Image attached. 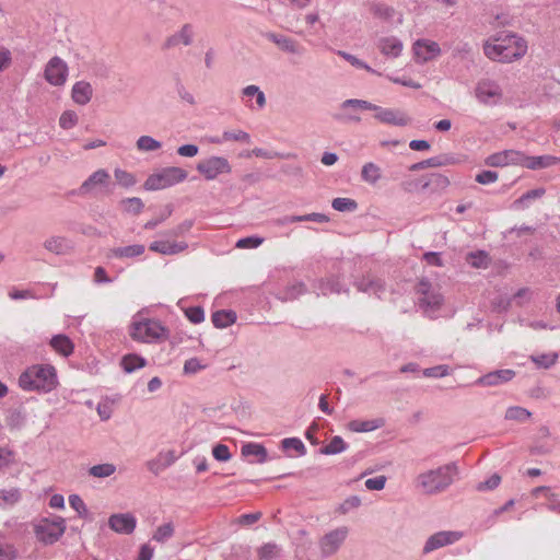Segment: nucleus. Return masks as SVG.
Wrapping results in <instances>:
<instances>
[{
  "label": "nucleus",
  "mask_w": 560,
  "mask_h": 560,
  "mask_svg": "<svg viewBox=\"0 0 560 560\" xmlns=\"http://www.w3.org/2000/svg\"><path fill=\"white\" fill-rule=\"evenodd\" d=\"M483 52L493 61L512 62L526 55L527 43L517 34L503 32L483 44Z\"/></svg>",
  "instance_id": "1"
},
{
  "label": "nucleus",
  "mask_w": 560,
  "mask_h": 560,
  "mask_svg": "<svg viewBox=\"0 0 560 560\" xmlns=\"http://www.w3.org/2000/svg\"><path fill=\"white\" fill-rule=\"evenodd\" d=\"M57 385V371L50 364L28 366L19 377V386L26 392L50 393Z\"/></svg>",
  "instance_id": "2"
},
{
  "label": "nucleus",
  "mask_w": 560,
  "mask_h": 560,
  "mask_svg": "<svg viewBox=\"0 0 560 560\" xmlns=\"http://www.w3.org/2000/svg\"><path fill=\"white\" fill-rule=\"evenodd\" d=\"M458 475L456 463H448L418 475L417 487L428 495L444 492L454 482Z\"/></svg>",
  "instance_id": "3"
},
{
  "label": "nucleus",
  "mask_w": 560,
  "mask_h": 560,
  "mask_svg": "<svg viewBox=\"0 0 560 560\" xmlns=\"http://www.w3.org/2000/svg\"><path fill=\"white\" fill-rule=\"evenodd\" d=\"M130 337L145 343L159 342L168 338V330L156 319L135 317L130 326Z\"/></svg>",
  "instance_id": "4"
},
{
  "label": "nucleus",
  "mask_w": 560,
  "mask_h": 560,
  "mask_svg": "<svg viewBox=\"0 0 560 560\" xmlns=\"http://www.w3.org/2000/svg\"><path fill=\"white\" fill-rule=\"evenodd\" d=\"M188 174L184 168L170 166L150 175L144 182L147 190H160L184 182Z\"/></svg>",
  "instance_id": "5"
},
{
  "label": "nucleus",
  "mask_w": 560,
  "mask_h": 560,
  "mask_svg": "<svg viewBox=\"0 0 560 560\" xmlns=\"http://www.w3.org/2000/svg\"><path fill=\"white\" fill-rule=\"evenodd\" d=\"M66 521L61 516H54L52 518H42L34 526L36 538L45 544L52 545L65 534Z\"/></svg>",
  "instance_id": "6"
},
{
  "label": "nucleus",
  "mask_w": 560,
  "mask_h": 560,
  "mask_svg": "<svg viewBox=\"0 0 560 560\" xmlns=\"http://www.w3.org/2000/svg\"><path fill=\"white\" fill-rule=\"evenodd\" d=\"M366 110L374 112V118L385 125L405 127L411 124L412 119L401 109L381 107L370 103H357Z\"/></svg>",
  "instance_id": "7"
},
{
  "label": "nucleus",
  "mask_w": 560,
  "mask_h": 560,
  "mask_svg": "<svg viewBox=\"0 0 560 560\" xmlns=\"http://www.w3.org/2000/svg\"><path fill=\"white\" fill-rule=\"evenodd\" d=\"M417 294L420 308L428 315L439 311L443 305V295L438 289L432 288L431 282L427 279H421L417 284Z\"/></svg>",
  "instance_id": "8"
},
{
  "label": "nucleus",
  "mask_w": 560,
  "mask_h": 560,
  "mask_svg": "<svg viewBox=\"0 0 560 560\" xmlns=\"http://www.w3.org/2000/svg\"><path fill=\"white\" fill-rule=\"evenodd\" d=\"M196 170L206 180H214L220 175L230 174L232 166L226 158L212 155L200 160L196 165Z\"/></svg>",
  "instance_id": "9"
},
{
  "label": "nucleus",
  "mask_w": 560,
  "mask_h": 560,
  "mask_svg": "<svg viewBox=\"0 0 560 560\" xmlns=\"http://www.w3.org/2000/svg\"><path fill=\"white\" fill-rule=\"evenodd\" d=\"M475 96L479 103L486 106H494L501 102L503 92L498 82L490 79H481L476 84Z\"/></svg>",
  "instance_id": "10"
},
{
  "label": "nucleus",
  "mask_w": 560,
  "mask_h": 560,
  "mask_svg": "<svg viewBox=\"0 0 560 560\" xmlns=\"http://www.w3.org/2000/svg\"><path fill=\"white\" fill-rule=\"evenodd\" d=\"M348 534L349 529L347 526L338 527L325 534L318 542L322 556L330 557L335 555L346 540Z\"/></svg>",
  "instance_id": "11"
},
{
  "label": "nucleus",
  "mask_w": 560,
  "mask_h": 560,
  "mask_svg": "<svg viewBox=\"0 0 560 560\" xmlns=\"http://www.w3.org/2000/svg\"><path fill=\"white\" fill-rule=\"evenodd\" d=\"M69 68L66 61L55 56L49 59L45 67V80L54 86H62L68 78Z\"/></svg>",
  "instance_id": "12"
},
{
  "label": "nucleus",
  "mask_w": 560,
  "mask_h": 560,
  "mask_svg": "<svg viewBox=\"0 0 560 560\" xmlns=\"http://www.w3.org/2000/svg\"><path fill=\"white\" fill-rule=\"evenodd\" d=\"M355 103L369 102L359 98H348L340 104V112L334 114V119L342 124H359L361 121V117L357 114V112L365 109Z\"/></svg>",
  "instance_id": "13"
},
{
  "label": "nucleus",
  "mask_w": 560,
  "mask_h": 560,
  "mask_svg": "<svg viewBox=\"0 0 560 560\" xmlns=\"http://www.w3.org/2000/svg\"><path fill=\"white\" fill-rule=\"evenodd\" d=\"M413 54L417 62L424 63L441 55L440 45L436 42L420 38L413 43Z\"/></svg>",
  "instance_id": "14"
},
{
  "label": "nucleus",
  "mask_w": 560,
  "mask_h": 560,
  "mask_svg": "<svg viewBox=\"0 0 560 560\" xmlns=\"http://www.w3.org/2000/svg\"><path fill=\"white\" fill-rule=\"evenodd\" d=\"M463 534L460 532H454V530H443L438 532L430 536L428 540L425 541V545L423 547V552L429 553L435 549H439L441 547L452 545L456 541H458L462 538Z\"/></svg>",
  "instance_id": "15"
},
{
  "label": "nucleus",
  "mask_w": 560,
  "mask_h": 560,
  "mask_svg": "<svg viewBox=\"0 0 560 560\" xmlns=\"http://www.w3.org/2000/svg\"><path fill=\"white\" fill-rule=\"evenodd\" d=\"M524 161V154L516 150H504L490 154L486 159V164L491 167H503L510 164H521Z\"/></svg>",
  "instance_id": "16"
},
{
  "label": "nucleus",
  "mask_w": 560,
  "mask_h": 560,
  "mask_svg": "<svg viewBox=\"0 0 560 560\" xmlns=\"http://www.w3.org/2000/svg\"><path fill=\"white\" fill-rule=\"evenodd\" d=\"M264 36L283 52L291 55H302L304 52V47L294 38L273 32H268Z\"/></svg>",
  "instance_id": "17"
},
{
  "label": "nucleus",
  "mask_w": 560,
  "mask_h": 560,
  "mask_svg": "<svg viewBox=\"0 0 560 560\" xmlns=\"http://www.w3.org/2000/svg\"><path fill=\"white\" fill-rule=\"evenodd\" d=\"M165 238L154 241L150 244L149 249L161 255H177L188 248V244L184 241H172V237L164 236Z\"/></svg>",
  "instance_id": "18"
},
{
  "label": "nucleus",
  "mask_w": 560,
  "mask_h": 560,
  "mask_svg": "<svg viewBox=\"0 0 560 560\" xmlns=\"http://www.w3.org/2000/svg\"><path fill=\"white\" fill-rule=\"evenodd\" d=\"M136 524L137 520L130 513L113 514L108 520L109 527L119 534H131Z\"/></svg>",
  "instance_id": "19"
},
{
  "label": "nucleus",
  "mask_w": 560,
  "mask_h": 560,
  "mask_svg": "<svg viewBox=\"0 0 560 560\" xmlns=\"http://www.w3.org/2000/svg\"><path fill=\"white\" fill-rule=\"evenodd\" d=\"M515 374V371L511 369L495 370L480 376L476 381V384L481 386H498L510 382Z\"/></svg>",
  "instance_id": "20"
},
{
  "label": "nucleus",
  "mask_w": 560,
  "mask_h": 560,
  "mask_svg": "<svg viewBox=\"0 0 560 560\" xmlns=\"http://www.w3.org/2000/svg\"><path fill=\"white\" fill-rule=\"evenodd\" d=\"M242 98L250 109H262L267 103L265 93L254 84L242 90Z\"/></svg>",
  "instance_id": "21"
},
{
  "label": "nucleus",
  "mask_w": 560,
  "mask_h": 560,
  "mask_svg": "<svg viewBox=\"0 0 560 560\" xmlns=\"http://www.w3.org/2000/svg\"><path fill=\"white\" fill-rule=\"evenodd\" d=\"M358 291L381 298L385 292V282L376 277L365 276L354 283Z\"/></svg>",
  "instance_id": "22"
},
{
  "label": "nucleus",
  "mask_w": 560,
  "mask_h": 560,
  "mask_svg": "<svg viewBox=\"0 0 560 560\" xmlns=\"http://www.w3.org/2000/svg\"><path fill=\"white\" fill-rule=\"evenodd\" d=\"M109 183V174L105 170H97L90 175L80 186L79 194L84 196L90 194L96 186H107Z\"/></svg>",
  "instance_id": "23"
},
{
  "label": "nucleus",
  "mask_w": 560,
  "mask_h": 560,
  "mask_svg": "<svg viewBox=\"0 0 560 560\" xmlns=\"http://www.w3.org/2000/svg\"><path fill=\"white\" fill-rule=\"evenodd\" d=\"M43 246L49 253L55 255H66L72 249V243L65 236H50L43 243Z\"/></svg>",
  "instance_id": "24"
},
{
  "label": "nucleus",
  "mask_w": 560,
  "mask_h": 560,
  "mask_svg": "<svg viewBox=\"0 0 560 560\" xmlns=\"http://www.w3.org/2000/svg\"><path fill=\"white\" fill-rule=\"evenodd\" d=\"M194 27L191 24H184L178 32L165 40V47L171 48L178 45L189 46L192 43Z\"/></svg>",
  "instance_id": "25"
},
{
  "label": "nucleus",
  "mask_w": 560,
  "mask_h": 560,
  "mask_svg": "<svg viewBox=\"0 0 560 560\" xmlns=\"http://www.w3.org/2000/svg\"><path fill=\"white\" fill-rule=\"evenodd\" d=\"M380 51L389 58H397L402 51V43L395 36L382 37L377 42Z\"/></svg>",
  "instance_id": "26"
},
{
  "label": "nucleus",
  "mask_w": 560,
  "mask_h": 560,
  "mask_svg": "<svg viewBox=\"0 0 560 560\" xmlns=\"http://www.w3.org/2000/svg\"><path fill=\"white\" fill-rule=\"evenodd\" d=\"M93 96V88L88 81H78L71 90V97L78 105H86Z\"/></svg>",
  "instance_id": "27"
},
{
  "label": "nucleus",
  "mask_w": 560,
  "mask_h": 560,
  "mask_svg": "<svg viewBox=\"0 0 560 560\" xmlns=\"http://www.w3.org/2000/svg\"><path fill=\"white\" fill-rule=\"evenodd\" d=\"M145 250L144 245L133 244L122 247H114L109 249L108 258H135L141 256Z\"/></svg>",
  "instance_id": "28"
},
{
  "label": "nucleus",
  "mask_w": 560,
  "mask_h": 560,
  "mask_svg": "<svg viewBox=\"0 0 560 560\" xmlns=\"http://www.w3.org/2000/svg\"><path fill=\"white\" fill-rule=\"evenodd\" d=\"M560 162L559 158L552 155H541V156H526L524 155V161L521 165L526 166L529 170H539L552 166Z\"/></svg>",
  "instance_id": "29"
},
{
  "label": "nucleus",
  "mask_w": 560,
  "mask_h": 560,
  "mask_svg": "<svg viewBox=\"0 0 560 560\" xmlns=\"http://www.w3.org/2000/svg\"><path fill=\"white\" fill-rule=\"evenodd\" d=\"M51 348L63 357H69L73 352V342L63 334L56 335L50 340Z\"/></svg>",
  "instance_id": "30"
},
{
  "label": "nucleus",
  "mask_w": 560,
  "mask_h": 560,
  "mask_svg": "<svg viewBox=\"0 0 560 560\" xmlns=\"http://www.w3.org/2000/svg\"><path fill=\"white\" fill-rule=\"evenodd\" d=\"M382 177V170L381 167L375 164L374 162H368L363 164L361 168V179L362 182L374 186L378 183V180Z\"/></svg>",
  "instance_id": "31"
},
{
  "label": "nucleus",
  "mask_w": 560,
  "mask_h": 560,
  "mask_svg": "<svg viewBox=\"0 0 560 560\" xmlns=\"http://www.w3.org/2000/svg\"><path fill=\"white\" fill-rule=\"evenodd\" d=\"M236 313L232 310H220L211 315V320L217 328H226L236 322Z\"/></svg>",
  "instance_id": "32"
},
{
  "label": "nucleus",
  "mask_w": 560,
  "mask_h": 560,
  "mask_svg": "<svg viewBox=\"0 0 560 560\" xmlns=\"http://www.w3.org/2000/svg\"><path fill=\"white\" fill-rule=\"evenodd\" d=\"M450 185V180L446 176L442 174H431L427 180H423L420 184L422 190L431 189L433 191L443 190Z\"/></svg>",
  "instance_id": "33"
},
{
  "label": "nucleus",
  "mask_w": 560,
  "mask_h": 560,
  "mask_svg": "<svg viewBox=\"0 0 560 560\" xmlns=\"http://www.w3.org/2000/svg\"><path fill=\"white\" fill-rule=\"evenodd\" d=\"M382 419L373 420H352L348 423V428L352 432H371L383 425Z\"/></svg>",
  "instance_id": "34"
},
{
  "label": "nucleus",
  "mask_w": 560,
  "mask_h": 560,
  "mask_svg": "<svg viewBox=\"0 0 560 560\" xmlns=\"http://www.w3.org/2000/svg\"><path fill=\"white\" fill-rule=\"evenodd\" d=\"M243 456H255L257 457V463L267 462V450L264 445L258 443H247L244 444L241 448Z\"/></svg>",
  "instance_id": "35"
},
{
  "label": "nucleus",
  "mask_w": 560,
  "mask_h": 560,
  "mask_svg": "<svg viewBox=\"0 0 560 560\" xmlns=\"http://www.w3.org/2000/svg\"><path fill=\"white\" fill-rule=\"evenodd\" d=\"M145 364V359L135 353L126 354L121 359V366L126 373H132Z\"/></svg>",
  "instance_id": "36"
},
{
  "label": "nucleus",
  "mask_w": 560,
  "mask_h": 560,
  "mask_svg": "<svg viewBox=\"0 0 560 560\" xmlns=\"http://www.w3.org/2000/svg\"><path fill=\"white\" fill-rule=\"evenodd\" d=\"M348 447L347 443L339 435L334 436L327 445L320 448V453L324 455H336L346 451Z\"/></svg>",
  "instance_id": "37"
},
{
  "label": "nucleus",
  "mask_w": 560,
  "mask_h": 560,
  "mask_svg": "<svg viewBox=\"0 0 560 560\" xmlns=\"http://www.w3.org/2000/svg\"><path fill=\"white\" fill-rule=\"evenodd\" d=\"M259 560H273L281 553V547L275 542H267L262 545L258 551Z\"/></svg>",
  "instance_id": "38"
},
{
  "label": "nucleus",
  "mask_w": 560,
  "mask_h": 560,
  "mask_svg": "<svg viewBox=\"0 0 560 560\" xmlns=\"http://www.w3.org/2000/svg\"><path fill=\"white\" fill-rule=\"evenodd\" d=\"M115 471L116 466L110 463L97 464L89 468V475L94 478H107Z\"/></svg>",
  "instance_id": "39"
},
{
  "label": "nucleus",
  "mask_w": 560,
  "mask_h": 560,
  "mask_svg": "<svg viewBox=\"0 0 560 560\" xmlns=\"http://www.w3.org/2000/svg\"><path fill=\"white\" fill-rule=\"evenodd\" d=\"M331 207L339 212H353L358 209V202L351 198L338 197L331 201Z\"/></svg>",
  "instance_id": "40"
},
{
  "label": "nucleus",
  "mask_w": 560,
  "mask_h": 560,
  "mask_svg": "<svg viewBox=\"0 0 560 560\" xmlns=\"http://www.w3.org/2000/svg\"><path fill=\"white\" fill-rule=\"evenodd\" d=\"M532 413L526 408L520 406L509 407L505 411V419L518 422H525L530 418Z\"/></svg>",
  "instance_id": "41"
},
{
  "label": "nucleus",
  "mask_w": 560,
  "mask_h": 560,
  "mask_svg": "<svg viewBox=\"0 0 560 560\" xmlns=\"http://www.w3.org/2000/svg\"><path fill=\"white\" fill-rule=\"evenodd\" d=\"M174 532H175V529H174L173 523L172 522L165 523L156 528V530L154 532V534L152 536V539L160 544H164L170 538L173 537Z\"/></svg>",
  "instance_id": "42"
},
{
  "label": "nucleus",
  "mask_w": 560,
  "mask_h": 560,
  "mask_svg": "<svg viewBox=\"0 0 560 560\" xmlns=\"http://www.w3.org/2000/svg\"><path fill=\"white\" fill-rule=\"evenodd\" d=\"M120 207L127 213L139 214L143 208L144 203L138 197L125 198L120 201Z\"/></svg>",
  "instance_id": "43"
},
{
  "label": "nucleus",
  "mask_w": 560,
  "mask_h": 560,
  "mask_svg": "<svg viewBox=\"0 0 560 560\" xmlns=\"http://www.w3.org/2000/svg\"><path fill=\"white\" fill-rule=\"evenodd\" d=\"M137 149L142 152H151L161 149L162 143L150 136H141L136 142Z\"/></svg>",
  "instance_id": "44"
},
{
  "label": "nucleus",
  "mask_w": 560,
  "mask_h": 560,
  "mask_svg": "<svg viewBox=\"0 0 560 560\" xmlns=\"http://www.w3.org/2000/svg\"><path fill=\"white\" fill-rule=\"evenodd\" d=\"M281 446L284 451L293 450L299 456L306 454V447L299 438H287L281 441Z\"/></svg>",
  "instance_id": "45"
},
{
  "label": "nucleus",
  "mask_w": 560,
  "mask_h": 560,
  "mask_svg": "<svg viewBox=\"0 0 560 560\" xmlns=\"http://www.w3.org/2000/svg\"><path fill=\"white\" fill-rule=\"evenodd\" d=\"M545 195L544 188H537L528 190L527 192L523 194L520 198H517L513 206L515 208H525L527 207V202L533 199H538Z\"/></svg>",
  "instance_id": "46"
},
{
  "label": "nucleus",
  "mask_w": 560,
  "mask_h": 560,
  "mask_svg": "<svg viewBox=\"0 0 560 560\" xmlns=\"http://www.w3.org/2000/svg\"><path fill=\"white\" fill-rule=\"evenodd\" d=\"M558 359L557 353H544L538 355H532L530 360L536 364L538 368L542 369H549L552 365L556 364Z\"/></svg>",
  "instance_id": "47"
},
{
  "label": "nucleus",
  "mask_w": 560,
  "mask_h": 560,
  "mask_svg": "<svg viewBox=\"0 0 560 560\" xmlns=\"http://www.w3.org/2000/svg\"><path fill=\"white\" fill-rule=\"evenodd\" d=\"M68 500L70 506L79 514L80 517L88 518L89 510L79 494H70Z\"/></svg>",
  "instance_id": "48"
},
{
  "label": "nucleus",
  "mask_w": 560,
  "mask_h": 560,
  "mask_svg": "<svg viewBox=\"0 0 560 560\" xmlns=\"http://www.w3.org/2000/svg\"><path fill=\"white\" fill-rule=\"evenodd\" d=\"M192 225H194L192 220H185L184 222L179 223L174 229H172V230H170L167 232H164L161 235L162 236H168V237L184 236L186 233H188L190 231Z\"/></svg>",
  "instance_id": "49"
},
{
  "label": "nucleus",
  "mask_w": 560,
  "mask_h": 560,
  "mask_svg": "<svg viewBox=\"0 0 560 560\" xmlns=\"http://www.w3.org/2000/svg\"><path fill=\"white\" fill-rule=\"evenodd\" d=\"M78 115L73 110H66L59 118V125L62 129H71L78 124Z\"/></svg>",
  "instance_id": "50"
},
{
  "label": "nucleus",
  "mask_w": 560,
  "mask_h": 560,
  "mask_svg": "<svg viewBox=\"0 0 560 560\" xmlns=\"http://www.w3.org/2000/svg\"><path fill=\"white\" fill-rule=\"evenodd\" d=\"M222 137L224 141H240L245 143L250 142L249 133L243 130L224 131Z\"/></svg>",
  "instance_id": "51"
},
{
  "label": "nucleus",
  "mask_w": 560,
  "mask_h": 560,
  "mask_svg": "<svg viewBox=\"0 0 560 560\" xmlns=\"http://www.w3.org/2000/svg\"><path fill=\"white\" fill-rule=\"evenodd\" d=\"M501 482V476L499 474L491 475L487 480L479 482L476 486L478 491H490L499 487Z\"/></svg>",
  "instance_id": "52"
},
{
  "label": "nucleus",
  "mask_w": 560,
  "mask_h": 560,
  "mask_svg": "<svg viewBox=\"0 0 560 560\" xmlns=\"http://www.w3.org/2000/svg\"><path fill=\"white\" fill-rule=\"evenodd\" d=\"M185 315L192 324H200L205 320V311L201 306H190L186 308Z\"/></svg>",
  "instance_id": "53"
},
{
  "label": "nucleus",
  "mask_w": 560,
  "mask_h": 560,
  "mask_svg": "<svg viewBox=\"0 0 560 560\" xmlns=\"http://www.w3.org/2000/svg\"><path fill=\"white\" fill-rule=\"evenodd\" d=\"M338 55L341 56L348 62H350L352 66H354L357 68L364 69L369 72L375 73V70H373L368 63H365L363 60L357 58L355 56H353L349 52L342 51V50H339Z\"/></svg>",
  "instance_id": "54"
},
{
  "label": "nucleus",
  "mask_w": 560,
  "mask_h": 560,
  "mask_svg": "<svg viewBox=\"0 0 560 560\" xmlns=\"http://www.w3.org/2000/svg\"><path fill=\"white\" fill-rule=\"evenodd\" d=\"M114 175L116 180L124 187H131L136 184L135 176L124 170H115Z\"/></svg>",
  "instance_id": "55"
},
{
  "label": "nucleus",
  "mask_w": 560,
  "mask_h": 560,
  "mask_svg": "<svg viewBox=\"0 0 560 560\" xmlns=\"http://www.w3.org/2000/svg\"><path fill=\"white\" fill-rule=\"evenodd\" d=\"M488 255L482 252L469 253L467 255V261L475 268H481L487 265Z\"/></svg>",
  "instance_id": "56"
},
{
  "label": "nucleus",
  "mask_w": 560,
  "mask_h": 560,
  "mask_svg": "<svg viewBox=\"0 0 560 560\" xmlns=\"http://www.w3.org/2000/svg\"><path fill=\"white\" fill-rule=\"evenodd\" d=\"M264 242V238L262 237H259V236H247V237H243V238H240L237 242H236V247L237 248H242V249H245V248H257L258 246H260Z\"/></svg>",
  "instance_id": "57"
},
{
  "label": "nucleus",
  "mask_w": 560,
  "mask_h": 560,
  "mask_svg": "<svg viewBox=\"0 0 560 560\" xmlns=\"http://www.w3.org/2000/svg\"><path fill=\"white\" fill-rule=\"evenodd\" d=\"M319 289L325 295L328 293L339 294L342 291V288L337 279H328L327 281L322 282Z\"/></svg>",
  "instance_id": "58"
},
{
  "label": "nucleus",
  "mask_w": 560,
  "mask_h": 560,
  "mask_svg": "<svg viewBox=\"0 0 560 560\" xmlns=\"http://www.w3.org/2000/svg\"><path fill=\"white\" fill-rule=\"evenodd\" d=\"M498 178H499V175L497 172L482 171L476 175L475 180L481 185H489V184L495 183L498 180Z\"/></svg>",
  "instance_id": "59"
},
{
  "label": "nucleus",
  "mask_w": 560,
  "mask_h": 560,
  "mask_svg": "<svg viewBox=\"0 0 560 560\" xmlns=\"http://www.w3.org/2000/svg\"><path fill=\"white\" fill-rule=\"evenodd\" d=\"M306 291L305 284L303 282H295L289 285L285 290V299L294 300L298 296L302 295Z\"/></svg>",
  "instance_id": "60"
},
{
  "label": "nucleus",
  "mask_w": 560,
  "mask_h": 560,
  "mask_svg": "<svg viewBox=\"0 0 560 560\" xmlns=\"http://www.w3.org/2000/svg\"><path fill=\"white\" fill-rule=\"evenodd\" d=\"M0 499L9 504H14L21 499L20 490L16 488L10 490H0Z\"/></svg>",
  "instance_id": "61"
},
{
  "label": "nucleus",
  "mask_w": 560,
  "mask_h": 560,
  "mask_svg": "<svg viewBox=\"0 0 560 560\" xmlns=\"http://www.w3.org/2000/svg\"><path fill=\"white\" fill-rule=\"evenodd\" d=\"M212 455L219 462H226L231 458L230 450L224 444H217L212 450Z\"/></svg>",
  "instance_id": "62"
},
{
  "label": "nucleus",
  "mask_w": 560,
  "mask_h": 560,
  "mask_svg": "<svg viewBox=\"0 0 560 560\" xmlns=\"http://www.w3.org/2000/svg\"><path fill=\"white\" fill-rule=\"evenodd\" d=\"M429 160L431 162V167H441L452 165L455 163V158L448 154H441L438 156L430 158Z\"/></svg>",
  "instance_id": "63"
},
{
  "label": "nucleus",
  "mask_w": 560,
  "mask_h": 560,
  "mask_svg": "<svg viewBox=\"0 0 560 560\" xmlns=\"http://www.w3.org/2000/svg\"><path fill=\"white\" fill-rule=\"evenodd\" d=\"M372 12L382 19H390L394 16V9L385 4H373Z\"/></svg>",
  "instance_id": "64"
}]
</instances>
